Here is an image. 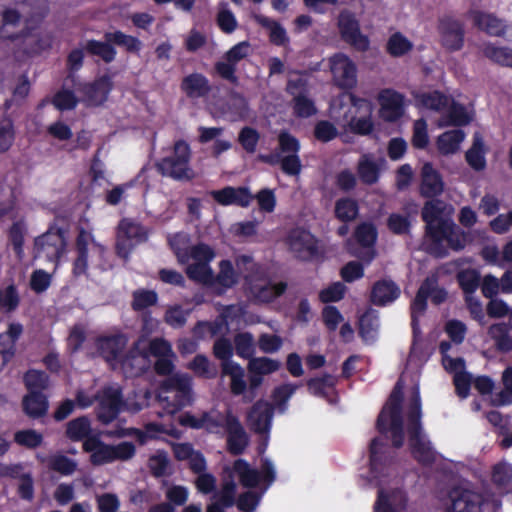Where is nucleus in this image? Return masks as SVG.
<instances>
[{"label":"nucleus","instance_id":"e433bc0d","mask_svg":"<svg viewBox=\"0 0 512 512\" xmlns=\"http://www.w3.org/2000/svg\"><path fill=\"white\" fill-rule=\"evenodd\" d=\"M111 90V81L109 77H101L91 85H86L83 92L85 93L84 101L87 105H100L108 96Z\"/></svg>","mask_w":512,"mask_h":512},{"label":"nucleus","instance_id":"5701e85b","mask_svg":"<svg viewBox=\"0 0 512 512\" xmlns=\"http://www.w3.org/2000/svg\"><path fill=\"white\" fill-rule=\"evenodd\" d=\"M249 296L257 302H269L286 290L284 282L272 283L265 278V272L254 279L246 288Z\"/></svg>","mask_w":512,"mask_h":512},{"label":"nucleus","instance_id":"c85d7f7f","mask_svg":"<svg viewBox=\"0 0 512 512\" xmlns=\"http://www.w3.org/2000/svg\"><path fill=\"white\" fill-rule=\"evenodd\" d=\"M355 237L358 243L362 246V249L353 251L352 254L369 263L375 255L372 247L377 237L375 227L372 224L363 223L357 227Z\"/></svg>","mask_w":512,"mask_h":512},{"label":"nucleus","instance_id":"864d4df0","mask_svg":"<svg viewBox=\"0 0 512 512\" xmlns=\"http://www.w3.org/2000/svg\"><path fill=\"white\" fill-rule=\"evenodd\" d=\"M91 432L90 420L85 417H78L67 424L66 435L72 441L86 440Z\"/></svg>","mask_w":512,"mask_h":512},{"label":"nucleus","instance_id":"2f4dec72","mask_svg":"<svg viewBox=\"0 0 512 512\" xmlns=\"http://www.w3.org/2000/svg\"><path fill=\"white\" fill-rule=\"evenodd\" d=\"M272 406L265 401H258L248 414V425L257 433H267L271 426Z\"/></svg>","mask_w":512,"mask_h":512},{"label":"nucleus","instance_id":"4d7b16f0","mask_svg":"<svg viewBox=\"0 0 512 512\" xmlns=\"http://www.w3.org/2000/svg\"><path fill=\"white\" fill-rule=\"evenodd\" d=\"M288 90L295 95L294 111L300 117H309L316 112L313 101L304 94L296 95V87L292 80L288 83Z\"/></svg>","mask_w":512,"mask_h":512},{"label":"nucleus","instance_id":"c03bdc74","mask_svg":"<svg viewBox=\"0 0 512 512\" xmlns=\"http://www.w3.org/2000/svg\"><path fill=\"white\" fill-rule=\"evenodd\" d=\"M481 53L492 62L512 68V49L504 46H496L490 42L480 46Z\"/></svg>","mask_w":512,"mask_h":512},{"label":"nucleus","instance_id":"a19ab883","mask_svg":"<svg viewBox=\"0 0 512 512\" xmlns=\"http://www.w3.org/2000/svg\"><path fill=\"white\" fill-rule=\"evenodd\" d=\"M415 99L421 107L438 112L441 116L444 115L450 103V97L439 91L418 93Z\"/></svg>","mask_w":512,"mask_h":512},{"label":"nucleus","instance_id":"412c9836","mask_svg":"<svg viewBox=\"0 0 512 512\" xmlns=\"http://www.w3.org/2000/svg\"><path fill=\"white\" fill-rule=\"evenodd\" d=\"M352 108L355 110L348 125L354 133L367 135L373 130L372 103L365 99L356 98L351 95Z\"/></svg>","mask_w":512,"mask_h":512},{"label":"nucleus","instance_id":"393cba45","mask_svg":"<svg viewBox=\"0 0 512 512\" xmlns=\"http://www.w3.org/2000/svg\"><path fill=\"white\" fill-rule=\"evenodd\" d=\"M78 258L74 262V274L82 275L87 269V254L89 251L97 253L102 256L105 248L104 246L95 242L93 235L90 232L81 230L77 237Z\"/></svg>","mask_w":512,"mask_h":512},{"label":"nucleus","instance_id":"6e6d98bb","mask_svg":"<svg viewBox=\"0 0 512 512\" xmlns=\"http://www.w3.org/2000/svg\"><path fill=\"white\" fill-rule=\"evenodd\" d=\"M504 388L491 395V403L494 406H504L512 403V367L507 368L502 375Z\"/></svg>","mask_w":512,"mask_h":512},{"label":"nucleus","instance_id":"37998d69","mask_svg":"<svg viewBox=\"0 0 512 512\" xmlns=\"http://www.w3.org/2000/svg\"><path fill=\"white\" fill-rule=\"evenodd\" d=\"M182 90L188 97L199 98L209 92V83L202 74L194 73L185 77L181 84Z\"/></svg>","mask_w":512,"mask_h":512},{"label":"nucleus","instance_id":"680f3d73","mask_svg":"<svg viewBox=\"0 0 512 512\" xmlns=\"http://www.w3.org/2000/svg\"><path fill=\"white\" fill-rule=\"evenodd\" d=\"M234 345L238 356L248 359L255 353L254 337L249 332L239 333L234 337Z\"/></svg>","mask_w":512,"mask_h":512},{"label":"nucleus","instance_id":"423d86ee","mask_svg":"<svg viewBox=\"0 0 512 512\" xmlns=\"http://www.w3.org/2000/svg\"><path fill=\"white\" fill-rule=\"evenodd\" d=\"M421 403L419 389L413 388L410 409L408 412V433L409 446L413 456L421 463L429 464L436 458V453L431 446L430 441L422 430L421 423Z\"/></svg>","mask_w":512,"mask_h":512},{"label":"nucleus","instance_id":"49530a36","mask_svg":"<svg viewBox=\"0 0 512 512\" xmlns=\"http://www.w3.org/2000/svg\"><path fill=\"white\" fill-rule=\"evenodd\" d=\"M413 42L401 32L390 35L386 43V50L392 57H403L413 50Z\"/></svg>","mask_w":512,"mask_h":512},{"label":"nucleus","instance_id":"20e7f679","mask_svg":"<svg viewBox=\"0 0 512 512\" xmlns=\"http://www.w3.org/2000/svg\"><path fill=\"white\" fill-rule=\"evenodd\" d=\"M97 402V419L103 424H109L116 419L121 409L122 395L116 386L104 387L101 391L91 388L78 389L75 395V404L80 409H87Z\"/></svg>","mask_w":512,"mask_h":512},{"label":"nucleus","instance_id":"6e6552de","mask_svg":"<svg viewBox=\"0 0 512 512\" xmlns=\"http://www.w3.org/2000/svg\"><path fill=\"white\" fill-rule=\"evenodd\" d=\"M83 449L90 453V461L93 465L100 466L115 461H127L136 452L132 442H121L117 445H109L96 437H90L83 443Z\"/></svg>","mask_w":512,"mask_h":512},{"label":"nucleus","instance_id":"0eeeda50","mask_svg":"<svg viewBox=\"0 0 512 512\" xmlns=\"http://www.w3.org/2000/svg\"><path fill=\"white\" fill-rule=\"evenodd\" d=\"M405 375L399 379L387 403L383 407L377 421L381 433L390 432L395 447L404 442V428L401 416L402 388Z\"/></svg>","mask_w":512,"mask_h":512},{"label":"nucleus","instance_id":"f704fd0d","mask_svg":"<svg viewBox=\"0 0 512 512\" xmlns=\"http://www.w3.org/2000/svg\"><path fill=\"white\" fill-rule=\"evenodd\" d=\"M384 159H375L370 154L363 155L357 166L360 180L365 184H374L378 181L380 171L384 165Z\"/></svg>","mask_w":512,"mask_h":512},{"label":"nucleus","instance_id":"b1692460","mask_svg":"<svg viewBox=\"0 0 512 512\" xmlns=\"http://www.w3.org/2000/svg\"><path fill=\"white\" fill-rule=\"evenodd\" d=\"M439 34L442 45L456 51L462 48L464 43V28L462 23L452 17H443L439 22Z\"/></svg>","mask_w":512,"mask_h":512},{"label":"nucleus","instance_id":"ddd939ff","mask_svg":"<svg viewBox=\"0 0 512 512\" xmlns=\"http://www.w3.org/2000/svg\"><path fill=\"white\" fill-rule=\"evenodd\" d=\"M235 418L236 417L232 415L230 411L221 412L216 409H211L200 417L184 415L181 418V423L192 428L205 429L210 433L224 435L230 426V422L235 420Z\"/></svg>","mask_w":512,"mask_h":512},{"label":"nucleus","instance_id":"338daca9","mask_svg":"<svg viewBox=\"0 0 512 512\" xmlns=\"http://www.w3.org/2000/svg\"><path fill=\"white\" fill-rule=\"evenodd\" d=\"M512 480V465L502 461L494 465L492 481L499 488H505Z\"/></svg>","mask_w":512,"mask_h":512},{"label":"nucleus","instance_id":"f03ea898","mask_svg":"<svg viewBox=\"0 0 512 512\" xmlns=\"http://www.w3.org/2000/svg\"><path fill=\"white\" fill-rule=\"evenodd\" d=\"M453 212L454 208L441 200L427 201L422 209L427 249L438 257L445 254L444 242L454 250H461L466 245L467 235L453 222Z\"/></svg>","mask_w":512,"mask_h":512},{"label":"nucleus","instance_id":"3c124183","mask_svg":"<svg viewBox=\"0 0 512 512\" xmlns=\"http://www.w3.org/2000/svg\"><path fill=\"white\" fill-rule=\"evenodd\" d=\"M433 278H426L420 286L418 293L411 305L412 325L414 331L416 330L417 317L421 315L426 309V302L428 298L429 288L433 285Z\"/></svg>","mask_w":512,"mask_h":512},{"label":"nucleus","instance_id":"1a4fd4ad","mask_svg":"<svg viewBox=\"0 0 512 512\" xmlns=\"http://www.w3.org/2000/svg\"><path fill=\"white\" fill-rule=\"evenodd\" d=\"M191 149L183 140L175 142L171 155L157 163L159 172L175 180H191L195 173L190 166Z\"/></svg>","mask_w":512,"mask_h":512},{"label":"nucleus","instance_id":"e2e57ef3","mask_svg":"<svg viewBox=\"0 0 512 512\" xmlns=\"http://www.w3.org/2000/svg\"><path fill=\"white\" fill-rule=\"evenodd\" d=\"M151 396L152 393L150 390L141 389L135 392L133 396H129L124 403L122 402L121 408L124 407V409L129 412L137 413L148 406Z\"/></svg>","mask_w":512,"mask_h":512},{"label":"nucleus","instance_id":"a878e982","mask_svg":"<svg viewBox=\"0 0 512 512\" xmlns=\"http://www.w3.org/2000/svg\"><path fill=\"white\" fill-rule=\"evenodd\" d=\"M18 189L5 178L0 183V223L18 217Z\"/></svg>","mask_w":512,"mask_h":512},{"label":"nucleus","instance_id":"bb28decb","mask_svg":"<svg viewBox=\"0 0 512 512\" xmlns=\"http://www.w3.org/2000/svg\"><path fill=\"white\" fill-rule=\"evenodd\" d=\"M212 198L223 206L238 205L241 207H247L251 200L252 195L248 188L245 187H225L220 190H213L210 192Z\"/></svg>","mask_w":512,"mask_h":512},{"label":"nucleus","instance_id":"58836bf2","mask_svg":"<svg viewBox=\"0 0 512 512\" xmlns=\"http://www.w3.org/2000/svg\"><path fill=\"white\" fill-rule=\"evenodd\" d=\"M222 366L224 375L230 378V390L233 395H243L247 390L244 369L236 362H227Z\"/></svg>","mask_w":512,"mask_h":512},{"label":"nucleus","instance_id":"9d476101","mask_svg":"<svg viewBox=\"0 0 512 512\" xmlns=\"http://www.w3.org/2000/svg\"><path fill=\"white\" fill-rule=\"evenodd\" d=\"M279 150L266 157V161L272 164H280L281 169L288 175H299L301 172V161L298 156L300 145L298 140L289 133L279 135Z\"/></svg>","mask_w":512,"mask_h":512},{"label":"nucleus","instance_id":"aec40b11","mask_svg":"<svg viewBox=\"0 0 512 512\" xmlns=\"http://www.w3.org/2000/svg\"><path fill=\"white\" fill-rule=\"evenodd\" d=\"M377 99L380 105L379 114L383 120L394 122L404 115L406 102L401 93L393 89H383Z\"/></svg>","mask_w":512,"mask_h":512},{"label":"nucleus","instance_id":"f257e3e1","mask_svg":"<svg viewBox=\"0 0 512 512\" xmlns=\"http://www.w3.org/2000/svg\"><path fill=\"white\" fill-rule=\"evenodd\" d=\"M379 487L374 512H400L406 504V495L401 490V480L395 476L394 468L386 456V445L382 438H374L370 444V478Z\"/></svg>","mask_w":512,"mask_h":512},{"label":"nucleus","instance_id":"bf43d9fd","mask_svg":"<svg viewBox=\"0 0 512 512\" xmlns=\"http://www.w3.org/2000/svg\"><path fill=\"white\" fill-rule=\"evenodd\" d=\"M107 42L115 43L124 47L128 52L138 53L141 49V42L136 37L126 35L121 31L108 32L105 34Z\"/></svg>","mask_w":512,"mask_h":512},{"label":"nucleus","instance_id":"09e8293b","mask_svg":"<svg viewBox=\"0 0 512 512\" xmlns=\"http://www.w3.org/2000/svg\"><path fill=\"white\" fill-rule=\"evenodd\" d=\"M23 406L28 416L38 418L46 414L48 401L43 394L32 392L24 397Z\"/></svg>","mask_w":512,"mask_h":512},{"label":"nucleus","instance_id":"dca6fc26","mask_svg":"<svg viewBox=\"0 0 512 512\" xmlns=\"http://www.w3.org/2000/svg\"><path fill=\"white\" fill-rule=\"evenodd\" d=\"M233 472L245 487H256L261 481L270 485L275 480V469L268 459L263 461L261 472L252 468L245 460L238 459L233 465Z\"/></svg>","mask_w":512,"mask_h":512},{"label":"nucleus","instance_id":"2eb2a0df","mask_svg":"<svg viewBox=\"0 0 512 512\" xmlns=\"http://www.w3.org/2000/svg\"><path fill=\"white\" fill-rule=\"evenodd\" d=\"M35 257L49 262L58 263L66 252V240L59 230L47 231L35 239Z\"/></svg>","mask_w":512,"mask_h":512},{"label":"nucleus","instance_id":"ea45409f","mask_svg":"<svg viewBox=\"0 0 512 512\" xmlns=\"http://www.w3.org/2000/svg\"><path fill=\"white\" fill-rule=\"evenodd\" d=\"M235 270L238 277H243L245 288L259 275L263 274V268L249 255H239L235 258Z\"/></svg>","mask_w":512,"mask_h":512},{"label":"nucleus","instance_id":"0e129e2a","mask_svg":"<svg viewBox=\"0 0 512 512\" xmlns=\"http://www.w3.org/2000/svg\"><path fill=\"white\" fill-rule=\"evenodd\" d=\"M20 20L18 11L7 9L0 14V38H13V28Z\"/></svg>","mask_w":512,"mask_h":512},{"label":"nucleus","instance_id":"8fccbe9b","mask_svg":"<svg viewBox=\"0 0 512 512\" xmlns=\"http://www.w3.org/2000/svg\"><path fill=\"white\" fill-rule=\"evenodd\" d=\"M38 458H40L42 462L47 463V466L51 470H54L62 475H71L76 471L78 467V463L75 460L70 459L63 454H54L48 458L38 456Z\"/></svg>","mask_w":512,"mask_h":512},{"label":"nucleus","instance_id":"72a5a7b5","mask_svg":"<svg viewBox=\"0 0 512 512\" xmlns=\"http://www.w3.org/2000/svg\"><path fill=\"white\" fill-rule=\"evenodd\" d=\"M167 432V428L162 424L148 423L145 425L144 430L136 428H119L108 432V435L118 438L134 436L139 440L141 444H144L148 439L157 438L159 435Z\"/></svg>","mask_w":512,"mask_h":512},{"label":"nucleus","instance_id":"7c9ffc66","mask_svg":"<svg viewBox=\"0 0 512 512\" xmlns=\"http://www.w3.org/2000/svg\"><path fill=\"white\" fill-rule=\"evenodd\" d=\"M468 17L477 28L491 36H501L506 30L505 23L491 13L471 9L468 12Z\"/></svg>","mask_w":512,"mask_h":512},{"label":"nucleus","instance_id":"c756f323","mask_svg":"<svg viewBox=\"0 0 512 512\" xmlns=\"http://www.w3.org/2000/svg\"><path fill=\"white\" fill-rule=\"evenodd\" d=\"M444 182L440 173L430 163H425L421 169L420 194L431 198L442 194Z\"/></svg>","mask_w":512,"mask_h":512},{"label":"nucleus","instance_id":"473e14b6","mask_svg":"<svg viewBox=\"0 0 512 512\" xmlns=\"http://www.w3.org/2000/svg\"><path fill=\"white\" fill-rule=\"evenodd\" d=\"M219 271L215 276L210 287L213 288L218 294H222L227 289L232 288L239 281L238 273L230 260H222L219 262Z\"/></svg>","mask_w":512,"mask_h":512},{"label":"nucleus","instance_id":"f8f14e48","mask_svg":"<svg viewBox=\"0 0 512 512\" xmlns=\"http://www.w3.org/2000/svg\"><path fill=\"white\" fill-rule=\"evenodd\" d=\"M147 230L137 221L122 219L117 228L116 250L120 257L127 259L134 247L147 239Z\"/></svg>","mask_w":512,"mask_h":512},{"label":"nucleus","instance_id":"a18cd8bd","mask_svg":"<svg viewBox=\"0 0 512 512\" xmlns=\"http://www.w3.org/2000/svg\"><path fill=\"white\" fill-rule=\"evenodd\" d=\"M464 139L465 134L460 129L446 131L438 137L437 148L443 155L454 154L460 149Z\"/></svg>","mask_w":512,"mask_h":512},{"label":"nucleus","instance_id":"c9c22d12","mask_svg":"<svg viewBox=\"0 0 512 512\" xmlns=\"http://www.w3.org/2000/svg\"><path fill=\"white\" fill-rule=\"evenodd\" d=\"M400 295V288L391 280H381L374 284L371 300L376 305H387Z\"/></svg>","mask_w":512,"mask_h":512},{"label":"nucleus","instance_id":"9b49d317","mask_svg":"<svg viewBox=\"0 0 512 512\" xmlns=\"http://www.w3.org/2000/svg\"><path fill=\"white\" fill-rule=\"evenodd\" d=\"M215 258L214 250L206 244H198L191 249V255L186 268V274L191 279L198 283L210 287L213 280V270L210 267V262Z\"/></svg>","mask_w":512,"mask_h":512},{"label":"nucleus","instance_id":"4c0bfd02","mask_svg":"<svg viewBox=\"0 0 512 512\" xmlns=\"http://www.w3.org/2000/svg\"><path fill=\"white\" fill-rule=\"evenodd\" d=\"M225 433L228 435L229 451L235 455L241 454L248 445V436L237 418L230 422Z\"/></svg>","mask_w":512,"mask_h":512},{"label":"nucleus","instance_id":"4be33fe9","mask_svg":"<svg viewBox=\"0 0 512 512\" xmlns=\"http://www.w3.org/2000/svg\"><path fill=\"white\" fill-rule=\"evenodd\" d=\"M338 27L342 38L347 43L360 51L368 49L369 39L360 32L359 24L350 12L343 11L340 13Z\"/></svg>","mask_w":512,"mask_h":512},{"label":"nucleus","instance_id":"052dcab7","mask_svg":"<svg viewBox=\"0 0 512 512\" xmlns=\"http://www.w3.org/2000/svg\"><path fill=\"white\" fill-rule=\"evenodd\" d=\"M379 319L372 313L367 312L360 318V334L366 342H373L378 334Z\"/></svg>","mask_w":512,"mask_h":512},{"label":"nucleus","instance_id":"7ed1b4c3","mask_svg":"<svg viewBox=\"0 0 512 512\" xmlns=\"http://www.w3.org/2000/svg\"><path fill=\"white\" fill-rule=\"evenodd\" d=\"M127 338L122 334L101 337L97 347L109 365L122 371L127 377L140 375L150 366L149 353L146 351L147 341L140 338L126 354Z\"/></svg>","mask_w":512,"mask_h":512},{"label":"nucleus","instance_id":"603ef678","mask_svg":"<svg viewBox=\"0 0 512 512\" xmlns=\"http://www.w3.org/2000/svg\"><path fill=\"white\" fill-rule=\"evenodd\" d=\"M508 330V326L504 323L493 324L488 329V335L500 351L512 350V337L508 334Z\"/></svg>","mask_w":512,"mask_h":512},{"label":"nucleus","instance_id":"774afa93","mask_svg":"<svg viewBox=\"0 0 512 512\" xmlns=\"http://www.w3.org/2000/svg\"><path fill=\"white\" fill-rule=\"evenodd\" d=\"M357 213L358 206L354 200L344 198L336 202L335 214L338 219L342 221H351L356 217Z\"/></svg>","mask_w":512,"mask_h":512},{"label":"nucleus","instance_id":"4468645a","mask_svg":"<svg viewBox=\"0 0 512 512\" xmlns=\"http://www.w3.org/2000/svg\"><path fill=\"white\" fill-rule=\"evenodd\" d=\"M333 83L341 89H352L357 85V66L346 54L339 52L328 59Z\"/></svg>","mask_w":512,"mask_h":512},{"label":"nucleus","instance_id":"6ab92c4d","mask_svg":"<svg viewBox=\"0 0 512 512\" xmlns=\"http://www.w3.org/2000/svg\"><path fill=\"white\" fill-rule=\"evenodd\" d=\"M285 242L290 251L299 259L310 260L318 254L316 238L303 228L292 229Z\"/></svg>","mask_w":512,"mask_h":512},{"label":"nucleus","instance_id":"79ce46f5","mask_svg":"<svg viewBox=\"0 0 512 512\" xmlns=\"http://www.w3.org/2000/svg\"><path fill=\"white\" fill-rule=\"evenodd\" d=\"M487 149L484 144L483 137L480 133H475L473 136V144L466 152V161L469 166L475 171H482L486 167Z\"/></svg>","mask_w":512,"mask_h":512},{"label":"nucleus","instance_id":"13d9d810","mask_svg":"<svg viewBox=\"0 0 512 512\" xmlns=\"http://www.w3.org/2000/svg\"><path fill=\"white\" fill-rule=\"evenodd\" d=\"M281 366L278 360L267 357L251 358L248 363L249 373H256L262 376L269 375L277 371Z\"/></svg>","mask_w":512,"mask_h":512},{"label":"nucleus","instance_id":"de8ad7c7","mask_svg":"<svg viewBox=\"0 0 512 512\" xmlns=\"http://www.w3.org/2000/svg\"><path fill=\"white\" fill-rule=\"evenodd\" d=\"M170 247L176 254L180 263H188L189 256L191 255L190 236L187 233L179 232L169 236L168 238Z\"/></svg>","mask_w":512,"mask_h":512},{"label":"nucleus","instance_id":"f3484780","mask_svg":"<svg viewBox=\"0 0 512 512\" xmlns=\"http://www.w3.org/2000/svg\"><path fill=\"white\" fill-rule=\"evenodd\" d=\"M485 501L479 493L464 487H456L449 492L447 512H483Z\"/></svg>","mask_w":512,"mask_h":512},{"label":"nucleus","instance_id":"39448f33","mask_svg":"<svg viewBox=\"0 0 512 512\" xmlns=\"http://www.w3.org/2000/svg\"><path fill=\"white\" fill-rule=\"evenodd\" d=\"M192 400L191 378L187 374L176 373L164 380L158 390L156 401L161 407L159 417L173 415Z\"/></svg>","mask_w":512,"mask_h":512},{"label":"nucleus","instance_id":"69168bd1","mask_svg":"<svg viewBox=\"0 0 512 512\" xmlns=\"http://www.w3.org/2000/svg\"><path fill=\"white\" fill-rule=\"evenodd\" d=\"M230 118L233 121L245 119L248 116V104L246 99L239 94H232L228 100Z\"/></svg>","mask_w":512,"mask_h":512},{"label":"nucleus","instance_id":"cd10ccee","mask_svg":"<svg viewBox=\"0 0 512 512\" xmlns=\"http://www.w3.org/2000/svg\"><path fill=\"white\" fill-rule=\"evenodd\" d=\"M473 116L474 111L472 107L459 104L454 99L450 98V103L444 115L438 120L437 125L439 127L466 125L472 121Z\"/></svg>","mask_w":512,"mask_h":512},{"label":"nucleus","instance_id":"5fc2aeb1","mask_svg":"<svg viewBox=\"0 0 512 512\" xmlns=\"http://www.w3.org/2000/svg\"><path fill=\"white\" fill-rule=\"evenodd\" d=\"M256 20L269 31V37L272 43L276 45H285L288 43L289 38L286 30L279 23L262 15L257 16Z\"/></svg>","mask_w":512,"mask_h":512},{"label":"nucleus","instance_id":"a211bd4d","mask_svg":"<svg viewBox=\"0 0 512 512\" xmlns=\"http://www.w3.org/2000/svg\"><path fill=\"white\" fill-rule=\"evenodd\" d=\"M245 314V309L241 305H231L227 307L221 317L214 322H200L194 328V335L198 338L213 337L227 329L229 324L236 322Z\"/></svg>","mask_w":512,"mask_h":512}]
</instances>
